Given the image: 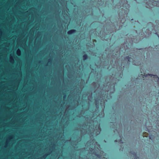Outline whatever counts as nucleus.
I'll return each mask as SVG.
<instances>
[{"instance_id": "obj_10", "label": "nucleus", "mask_w": 159, "mask_h": 159, "mask_svg": "<svg viewBox=\"0 0 159 159\" xmlns=\"http://www.w3.org/2000/svg\"><path fill=\"white\" fill-rule=\"evenodd\" d=\"M89 149H94V148H89Z\"/></svg>"}, {"instance_id": "obj_4", "label": "nucleus", "mask_w": 159, "mask_h": 159, "mask_svg": "<svg viewBox=\"0 0 159 159\" xmlns=\"http://www.w3.org/2000/svg\"><path fill=\"white\" fill-rule=\"evenodd\" d=\"M130 57H129V56L126 57L125 59V61H128V63H129L130 62Z\"/></svg>"}, {"instance_id": "obj_6", "label": "nucleus", "mask_w": 159, "mask_h": 159, "mask_svg": "<svg viewBox=\"0 0 159 159\" xmlns=\"http://www.w3.org/2000/svg\"><path fill=\"white\" fill-rule=\"evenodd\" d=\"M12 139V138L11 136H10L8 138V139H7L6 141V143H8L9 140Z\"/></svg>"}, {"instance_id": "obj_3", "label": "nucleus", "mask_w": 159, "mask_h": 159, "mask_svg": "<svg viewBox=\"0 0 159 159\" xmlns=\"http://www.w3.org/2000/svg\"><path fill=\"white\" fill-rule=\"evenodd\" d=\"M76 30L74 29H72L69 30L67 33L69 35H71L76 32Z\"/></svg>"}, {"instance_id": "obj_13", "label": "nucleus", "mask_w": 159, "mask_h": 159, "mask_svg": "<svg viewBox=\"0 0 159 159\" xmlns=\"http://www.w3.org/2000/svg\"><path fill=\"white\" fill-rule=\"evenodd\" d=\"M115 142H116V141H117V140H115Z\"/></svg>"}, {"instance_id": "obj_2", "label": "nucleus", "mask_w": 159, "mask_h": 159, "mask_svg": "<svg viewBox=\"0 0 159 159\" xmlns=\"http://www.w3.org/2000/svg\"><path fill=\"white\" fill-rule=\"evenodd\" d=\"M97 143L94 139H91L87 142V143L92 147H94Z\"/></svg>"}, {"instance_id": "obj_5", "label": "nucleus", "mask_w": 159, "mask_h": 159, "mask_svg": "<svg viewBox=\"0 0 159 159\" xmlns=\"http://www.w3.org/2000/svg\"><path fill=\"white\" fill-rule=\"evenodd\" d=\"M83 57L84 61L86 60L88 58V56L86 54H85L83 56Z\"/></svg>"}, {"instance_id": "obj_9", "label": "nucleus", "mask_w": 159, "mask_h": 159, "mask_svg": "<svg viewBox=\"0 0 159 159\" xmlns=\"http://www.w3.org/2000/svg\"><path fill=\"white\" fill-rule=\"evenodd\" d=\"M78 149H87L84 148H79Z\"/></svg>"}, {"instance_id": "obj_8", "label": "nucleus", "mask_w": 159, "mask_h": 159, "mask_svg": "<svg viewBox=\"0 0 159 159\" xmlns=\"http://www.w3.org/2000/svg\"><path fill=\"white\" fill-rule=\"evenodd\" d=\"M66 96V94H64L63 98H65Z\"/></svg>"}, {"instance_id": "obj_12", "label": "nucleus", "mask_w": 159, "mask_h": 159, "mask_svg": "<svg viewBox=\"0 0 159 159\" xmlns=\"http://www.w3.org/2000/svg\"><path fill=\"white\" fill-rule=\"evenodd\" d=\"M19 52L20 53V51ZM17 53H19V52L17 51Z\"/></svg>"}, {"instance_id": "obj_1", "label": "nucleus", "mask_w": 159, "mask_h": 159, "mask_svg": "<svg viewBox=\"0 0 159 159\" xmlns=\"http://www.w3.org/2000/svg\"><path fill=\"white\" fill-rule=\"evenodd\" d=\"M130 150V151H129L128 152H129V156L132 158V159H140L137 152L133 151L134 150Z\"/></svg>"}, {"instance_id": "obj_11", "label": "nucleus", "mask_w": 159, "mask_h": 159, "mask_svg": "<svg viewBox=\"0 0 159 159\" xmlns=\"http://www.w3.org/2000/svg\"><path fill=\"white\" fill-rule=\"evenodd\" d=\"M48 61V62H50V59H49Z\"/></svg>"}, {"instance_id": "obj_7", "label": "nucleus", "mask_w": 159, "mask_h": 159, "mask_svg": "<svg viewBox=\"0 0 159 159\" xmlns=\"http://www.w3.org/2000/svg\"><path fill=\"white\" fill-rule=\"evenodd\" d=\"M154 78L156 79V80L157 81H158L159 80V78L157 76V75H153Z\"/></svg>"}]
</instances>
